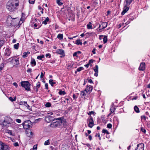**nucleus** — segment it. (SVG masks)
<instances>
[{"instance_id":"nucleus-1","label":"nucleus","mask_w":150,"mask_h":150,"mask_svg":"<svg viewBox=\"0 0 150 150\" xmlns=\"http://www.w3.org/2000/svg\"><path fill=\"white\" fill-rule=\"evenodd\" d=\"M19 1L17 0H9L7 3L6 8L10 11H13L19 5Z\"/></svg>"},{"instance_id":"nucleus-2","label":"nucleus","mask_w":150,"mask_h":150,"mask_svg":"<svg viewBox=\"0 0 150 150\" xmlns=\"http://www.w3.org/2000/svg\"><path fill=\"white\" fill-rule=\"evenodd\" d=\"M56 120H58V121L52 122L50 125L51 127H56L60 125H64L66 124L65 120L62 117L57 118Z\"/></svg>"},{"instance_id":"nucleus-3","label":"nucleus","mask_w":150,"mask_h":150,"mask_svg":"<svg viewBox=\"0 0 150 150\" xmlns=\"http://www.w3.org/2000/svg\"><path fill=\"white\" fill-rule=\"evenodd\" d=\"M11 120L10 118L8 117H6L4 120H0V125L4 127H7L10 124V121Z\"/></svg>"},{"instance_id":"nucleus-4","label":"nucleus","mask_w":150,"mask_h":150,"mask_svg":"<svg viewBox=\"0 0 150 150\" xmlns=\"http://www.w3.org/2000/svg\"><path fill=\"white\" fill-rule=\"evenodd\" d=\"M21 85L26 90L28 91H30V85L28 81H22L21 82Z\"/></svg>"},{"instance_id":"nucleus-5","label":"nucleus","mask_w":150,"mask_h":150,"mask_svg":"<svg viewBox=\"0 0 150 150\" xmlns=\"http://www.w3.org/2000/svg\"><path fill=\"white\" fill-rule=\"evenodd\" d=\"M22 125L23 128L26 129L32 127V123L30 120H28L23 123Z\"/></svg>"},{"instance_id":"nucleus-6","label":"nucleus","mask_w":150,"mask_h":150,"mask_svg":"<svg viewBox=\"0 0 150 150\" xmlns=\"http://www.w3.org/2000/svg\"><path fill=\"white\" fill-rule=\"evenodd\" d=\"M0 150H9V147L8 145L0 141Z\"/></svg>"},{"instance_id":"nucleus-7","label":"nucleus","mask_w":150,"mask_h":150,"mask_svg":"<svg viewBox=\"0 0 150 150\" xmlns=\"http://www.w3.org/2000/svg\"><path fill=\"white\" fill-rule=\"evenodd\" d=\"M16 18H12L11 16H8L6 22L8 25H11L13 23L12 21L13 19H15Z\"/></svg>"},{"instance_id":"nucleus-8","label":"nucleus","mask_w":150,"mask_h":150,"mask_svg":"<svg viewBox=\"0 0 150 150\" xmlns=\"http://www.w3.org/2000/svg\"><path fill=\"white\" fill-rule=\"evenodd\" d=\"M88 122H89L88 124V126L90 128H92L93 125V117L91 116H90L88 119Z\"/></svg>"},{"instance_id":"nucleus-9","label":"nucleus","mask_w":150,"mask_h":150,"mask_svg":"<svg viewBox=\"0 0 150 150\" xmlns=\"http://www.w3.org/2000/svg\"><path fill=\"white\" fill-rule=\"evenodd\" d=\"M144 145L142 143H140L137 144L135 150H144Z\"/></svg>"},{"instance_id":"nucleus-10","label":"nucleus","mask_w":150,"mask_h":150,"mask_svg":"<svg viewBox=\"0 0 150 150\" xmlns=\"http://www.w3.org/2000/svg\"><path fill=\"white\" fill-rule=\"evenodd\" d=\"M93 89V87L90 85L89 86H87L86 89L85 90V91L86 92V93H88L89 92V93L91 92Z\"/></svg>"},{"instance_id":"nucleus-11","label":"nucleus","mask_w":150,"mask_h":150,"mask_svg":"<svg viewBox=\"0 0 150 150\" xmlns=\"http://www.w3.org/2000/svg\"><path fill=\"white\" fill-rule=\"evenodd\" d=\"M145 64L144 63H141L139 68V70L144 71L145 69Z\"/></svg>"},{"instance_id":"nucleus-12","label":"nucleus","mask_w":150,"mask_h":150,"mask_svg":"<svg viewBox=\"0 0 150 150\" xmlns=\"http://www.w3.org/2000/svg\"><path fill=\"white\" fill-rule=\"evenodd\" d=\"M11 62L15 65H17L19 64V61L18 59H14L12 58Z\"/></svg>"},{"instance_id":"nucleus-13","label":"nucleus","mask_w":150,"mask_h":150,"mask_svg":"<svg viewBox=\"0 0 150 150\" xmlns=\"http://www.w3.org/2000/svg\"><path fill=\"white\" fill-rule=\"evenodd\" d=\"M129 7L125 6L123 8V11L121 13V14L122 15H124L129 10Z\"/></svg>"},{"instance_id":"nucleus-14","label":"nucleus","mask_w":150,"mask_h":150,"mask_svg":"<svg viewBox=\"0 0 150 150\" xmlns=\"http://www.w3.org/2000/svg\"><path fill=\"white\" fill-rule=\"evenodd\" d=\"M19 104L20 105H24L25 106L27 107L28 108L30 107V106L28 105L27 102L26 101H21L20 102Z\"/></svg>"},{"instance_id":"nucleus-15","label":"nucleus","mask_w":150,"mask_h":150,"mask_svg":"<svg viewBox=\"0 0 150 150\" xmlns=\"http://www.w3.org/2000/svg\"><path fill=\"white\" fill-rule=\"evenodd\" d=\"M94 70L95 72L94 75L95 76L97 77L98 73V66L97 65H96L95 68L94 69Z\"/></svg>"},{"instance_id":"nucleus-16","label":"nucleus","mask_w":150,"mask_h":150,"mask_svg":"<svg viewBox=\"0 0 150 150\" xmlns=\"http://www.w3.org/2000/svg\"><path fill=\"white\" fill-rule=\"evenodd\" d=\"M57 52L60 54L64 56H65L64 51V50L62 49H59L57 50Z\"/></svg>"},{"instance_id":"nucleus-17","label":"nucleus","mask_w":150,"mask_h":150,"mask_svg":"<svg viewBox=\"0 0 150 150\" xmlns=\"http://www.w3.org/2000/svg\"><path fill=\"white\" fill-rule=\"evenodd\" d=\"M11 53V50L9 49H6L5 51V56H9Z\"/></svg>"},{"instance_id":"nucleus-18","label":"nucleus","mask_w":150,"mask_h":150,"mask_svg":"<svg viewBox=\"0 0 150 150\" xmlns=\"http://www.w3.org/2000/svg\"><path fill=\"white\" fill-rule=\"evenodd\" d=\"M133 0H125L126 2L125 6H128L131 4Z\"/></svg>"},{"instance_id":"nucleus-19","label":"nucleus","mask_w":150,"mask_h":150,"mask_svg":"<svg viewBox=\"0 0 150 150\" xmlns=\"http://www.w3.org/2000/svg\"><path fill=\"white\" fill-rule=\"evenodd\" d=\"M101 25L102 27V29H104L107 27L108 23L106 22H104L102 23Z\"/></svg>"},{"instance_id":"nucleus-20","label":"nucleus","mask_w":150,"mask_h":150,"mask_svg":"<svg viewBox=\"0 0 150 150\" xmlns=\"http://www.w3.org/2000/svg\"><path fill=\"white\" fill-rule=\"evenodd\" d=\"M30 52L28 51L27 52H24L23 54L22 57L23 58L26 57L30 54Z\"/></svg>"},{"instance_id":"nucleus-21","label":"nucleus","mask_w":150,"mask_h":150,"mask_svg":"<svg viewBox=\"0 0 150 150\" xmlns=\"http://www.w3.org/2000/svg\"><path fill=\"white\" fill-rule=\"evenodd\" d=\"M134 109L136 113H138L140 112L139 109L137 105H135L134 106Z\"/></svg>"},{"instance_id":"nucleus-22","label":"nucleus","mask_w":150,"mask_h":150,"mask_svg":"<svg viewBox=\"0 0 150 150\" xmlns=\"http://www.w3.org/2000/svg\"><path fill=\"white\" fill-rule=\"evenodd\" d=\"M81 53V52L80 51H78L77 52L74 53L73 54L74 57L76 56V57H78L79 54Z\"/></svg>"},{"instance_id":"nucleus-23","label":"nucleus","mask_w":150,"mask_h":150,"mask_svg":"<svg viewBox=\"0 0 150 150\" xmlns=\"http://www.w3.org/2000/svg\"><path fill=\"white\" fill-rule=\"evenodd\" d=\"M75 43L78 45H81L82 44V42L81 41V40L79 39L77 40L76 42Z\"/></svg>"},{"instance_id":"nucleus-24","label":"nucleus","mask_w":150,"mask_h":150,"mask_svg":"<svg viewBox=\"0 0 150 150\" xmlns=\"http://www.w3.org/2000/svg\"><path fill=\"white\" fill-rule=\"evenodd\" d=\"M63 35L62 34H59L57 36V38L60 40L63 39Z\"/></svg>"},{"instance_id":"nucleus-25","label":"nucleus","mask_w":150,"mask_h":150,"mask_svg":"<svg viewBox=\"0 0 150 150\" xmlns=\"http://www.w3.org/2000/svg\"><path fill=\"white\" fill-rule=\"evenodd\" d=\"M92 23L91 22H89L88 23L87 25V26L88 29H90L92 28V26L91 25Z\"/></svg>"},{"instance_id":"nucleus-26","label":"nucleus","mask_w":150,"mask_h":150,"mask_svg":"<svg viewBox=\"0 0 150 150\" xmlns=\"http://www.w3.org/2000/svg\"><path fill=\"white\" fill-rule=\"evenodd\" d=\"M88 93H86H86L84 91H82L81 92V96H84L85 98V97H86V95Z\"/></svg>"},{"instance_id":"nucleus-27","label":"nucleus","mask_w":150,"mask_h":150,"mask_svg":"<svg viewBox=\"0 0 150 150\" xmlns=\"http://www.w3.org/2000/svg\"><path fill=\"white\" fill-rule=\"evenodd\" d=\"M53 81V80L52 79H50L49 81V83L52 86H53L56 83L54 82Z\"/></svg>"},{"instance_id":"nucleus-28","label":"nucleus","mask_w":150,"mask_h":150,"mask_svg":"<svg viewBox=\"0 0 150 150\" xmlns=\"http://www.w3.org/2000/svg\"><path fill=\"white\" fill-rule=\"evenodd\" d=\"M115 108L113 106L111 107L110 108V113L109 115L111 114V113H113L115 112Z\"/></svg>"},{"instance_id":"nucleus-29","label":"nucleus","mask_w":150,"mask_h":150,"mask_svg":"<svg viewBox=\"0 0 150 150\" xmlns=\"http://www.w3.org/2000/svg\"><path fill=\"white\" fill-rule=\"evenodd\" d=\"M49 19L48 17L46 18L45 20L42 22V23L45 25H46L47 23V22L49 21Z\"/></svg>"},{"instance_id":"nucleus-30","label":"nucleus","mask_w":150,"mask_h":150,"mask_svg":"<svg viewBox=\"0 0 150 150\" xmlns=\"http://www.w3.org/2000/svg\"><path fill=\"white\" fill-rule=\"evenodd\" d=\"M104 43H105L107 42L108 39H107V36H104V37L103 38V40Z\"/></svg>"},{"instance_id":"nucleus-31","label":"nucleus","mask_w":150,"mask_h":150,"mask_svg":"<svg viewBox=\"0 0 150 150\" xmlns=\"http://www.w3.org/2000/svg\"><path fill=\"white\" fill-rule=\"evenodd\" d=\"M61 0H57L56 1L57 3L59 6H61L63 4V3L61 2Z\"/></svg>"},{"instance_id":"nucleus-32","label":"nucleus","mask_w":150,"mask_h":150,"mask_svg":"<svg viewBox=\"0 0 150 150\" xmlns=\"http://www.w3.org/2000/svg\"><path fill=\"white\" fill-rule=\"evenodd\" d=\"M59 95H65L66 94V93L64 91H60L59 92Z\"/></svg>"},{"instance_id":"nucleus-33","label":"nucleus","mask_w":150,"mask_h":150,"mask_svg":"<svg viewBox=\"0 0 150 150\" xmlns=\"http://www.w3.org/2000/svg\"><path fill=\"white\" fill-rule=\"evenodd\" d=\"M9 100L11 101V102L14 101L16 100V97H15L14 98H13L11 97H10L9 98Z\"/></svg>"},{"instance_id":"nucleus-34","label":"nucleus","mask_w":150,"mask_h":150,"mask_svg":"<svg viewBox=\"0 0 150 150\" xmlns=\"http://www.w3.org/2000/svg\"><path fill=\"white\" fill-rule=\"evenodd\" d=\"M19 46V44L18 43L16 44H15L14 45V48L16 49H18V47Z\"/></svg>"},{"instance_id":"nucleus-35","label":"nucleus","mask_w":150,"mask_h":150,"mask_svg":"<svg viewBox=\"0 0 150 150\" xmlns=\"http://www.w3.org/2000/svg\"><path fill=\"white\" fill-rule=\"evenodd\" d=\"M102 132L104 133H106L108 134H110V133L108 131V130L105 129H103Z\"/></svg>"},{"instance_id":"nucleus-36","label":"nucleus","mask_w":150,"mask_h":150,"mask_svg":"<svg viewBox=\"0 0 150 150\" xmlns=\"http://www.w3.org/2000/svg\"><path fill=\"white\" fill-rule=\"evenodd\" d=\"M84 69V68L83 67H80L78 68L77 69V71L78 72H79L83 70Z\"/></svg>"},{"instance_id":"nucleus-37","label":"nucleus","mask_w":150,"mask_h":150,"mask_svg":"<svg viewBox=\"0 0 150 150\" xmlns=\"http://www.w3.org/2000/svg\"><path fill=\"white\" fill-rule=\"evenodd\" d=\"M31 63L32 64H33L34 66H35L36 64V63L35 59H33L32 60V61L31 62Z\"/></svg>"},{"instance_id":"nucleus-38","label":"nucleus","mask_w":150,"mask_h":150,"mask_svg":"<svg viewBox=\"0 0 150 150\" xmlns=\"http://www.w3.org/2000/svg\"><path fill=\"white\" fill-rule=\"evenodd\" d=\"M44 144L45 145H47L50 144V141L49 140H47L45 141L44 143Z\"/></svg>"},{"instance_id":"nucleus-39","label":"nucleus","mask_w":150,"mask_h":150,"mask_svg":"<svg viewBox=\"0 0 150 150\" xmlns=\"http://www.w3.org/2000/svg\"><path fill=\"white\" fill-rule=\"evenodd\" d=\"M51 104L49 102H47V103L45 105V106L46 107H49L51 106Z\"/></svg>"},{"instance_id":"nucleus-40","label":"nucleus","mask_w":150,"mask_h":150,"mask_svg":"<svg viewBox=\"0 0 150 150\" xmlns=\"http://www.w3.org/2000/svg\"><path fill=\"white\" fill-rule=\"evenodd\" d=\"M44 57V55L38 56L37 57V58L38 59H42Z\"/></svg>"},{"instance_id":"nucleus-41","label":"nucleus","mask_w":150,"mask_h":150,"mask_svg":"<svg viewBox=\"0 0 150 150\" xmlns=\"http://www.w3.org/2000/svg\"><path fill=\"white\" fill-rule=\"evenodd\" d=\"M4 67V64L2 63L0 64V71Z\"/></svg>"},{"instance_id":"nucleus-42","label":"nucleus","mask_w":150,"mask_h":150,"mask_svg":"<svg viewBox=\"0 0 150 150\" xmlns=\"http://www.w3.org/2000/svg\"><path fill=\"white\" fill-rule=\"evenodd\" d=\"M112 125L110 123L108 124L107 125V127L109 128H112Z\"/></svg>"},{"instance_id":"nucleus-43","label":"nucleus","mask_w":150,"mask_h":150,"mask_svg":"<svg viewBox=\"0 0 150 150\" xmlns=\"http://www.w3.org/2000/svg\"><path fill=\"white\" fill-rule=\"evenodd\" d=\"M35 0H29V2L30 4H33L34 3Z\"/></svg>"},{"instance_id":"nucleus-44","label":"nucleus","mask_w":150,"mask_h":150,"mask_svg":"<svg viewBox=\"0 0 150 150\" xmlns=\"http://www.w3.org/2000/svg\"><path fill=\"white\" fill-rule=\"evenodd\" d=\"M141 118L142 120V119H143L144 120H146V117L145 115H142L141 116Z\"/></svg>"},{"instance_id":"nucleus-45","label":"nucleus","mask_w":150,"mask_h":150,"mask_svg":"<svg viewBox=\"0 0 150 150\" xmlns=\"http://www.w3.org/2000/svg\"><path fill=\"white\" fill-rule=\"evenodd\" d=\"M37 145H34L33 146V150H37Z\"/></svg>"},{"instance_id":"nucleus-46","label":"nucleus","mask_w":150,"mask_h":150,"mask_svg":"<svg viewBox=\"0 0 150 150\" xmlns=\"http://www.w3.org/2000/svg\"><path fill=\"white\" fill-rule=\"evenodd\" d=\"M141 130L144 133H145L146 132V130L145 129H144L143 127L141 128Z\"/></svg>"},{"instance_id":"nucleus-47","label":"nucleus","mask_w":150,"mask_h":150,"mask_svg":"<svg viewBox=\"0 0 150 150\" xmlns=\"http://www.w3.org/2000/svg\"><path fill=\"white\" fill-rule=\"evenodd\" d=\"M16 121L18 123H20L21 122V120L19 119H16Z\"/></svg>"},{"instance_id":"nucleus-48","label":"nucleus","mask_w":150,"mask_h":150,"mask_svg":"<svg viewBox=\"0 0 150 150\" xmlns=\"http://www.w3.org/2000/svg\"><path fill=\"white\" fill-rule=\"evenodd\" d=\"M45 88L47 89H48V84L47 83H46L45 84Z\"/></svg>"},{"instance_id":"nucleus-49","label":"nucleus","mask_w":150,"mask_h":150,"mask_svg":"<svg viewBox=\"0 0 150 150\" xmlns=\"http://www.w3.org/2000/svg\"><path fill=\"white\" fill-rule=\"evenodd\" d=\"M40 86V82H38L37 84V87L38 88H39Z\"/></svg>"},{"instance_id":"nucleus-50","label":"nucleus","mask_w":150,"mask_h":150,"mask_svg":"<svg viewBox=\"0 0 150 150\" xmlns=\"http://www.w3.org/2000/svg\"><path fill=\"white\" fill-rule=\"evenodd\" d=\"M27 72L29 73H30L32 71V69L30 68L28 69L27 70Z\"/></svg>"},{"instance_id":"nucleus-51","label":"nucleus","mask_w":150,"mask_h":150,"mask_svg":"<svg viewBox=\"0 0 150 150\" xmlns=\"http://www.w3.org/2000/svg\"><path fill=\"white\" fill-rule=\"evenodd\" d=\"M14 145L15 146H19V144L18 142H16L14 143Z\"/></svg>"},{"instance_id":"nucleus-52","label":"nucleus","mask_w":150,"mask_h":150,"mask_svg":"<svg viewBox=\"0 0 150 150\" xmlns=\"http://www.w3.org/2000/svg\"><path fill=\"white\" fill-rule=\"evenodd\" d=\"M51 118H52V117H47L46 118V120L47 121V119L48 120H49Z\"/></svg>"},{"instance_id":"nucleus-53","label":"nucleus","mask_w":150,"mask_h":150,"mask_svg":"<svg viewBox=\"0 0 150 150\" xmlns=\"http://www.w3.org/2000/svg\"><path fill=\"white\" fill-rule=\"evenodd\" d=\"M13 85L15 86L16 87H17L18 86V85L17 84V83L16 82L13 83Z\"/></svg>"},{"instance_id":"nucleus-54","label":"nucleus","mask_w":150,"mask_h":150,"mask_svg":"<svg viewBox=\"0 0 150 150\" xmlns=\"http://www.w3.org/2000/svg\"><path fill=\"white\" fill-rule=\"evenodd\" d=\"M43 76H44V74H43V72H42L41 73V75H40V78H43Z\"/></svg>"},{"instance_id":"nucleus-55","label":"nucleus","mask_w":150,"mask_h":150,"mask_svg":"<svg viewBox=\"0 0 150 150\" xmlns=\"http://www.w3.org/2000/svg\"><path fill=\"white\" fill-rule=\"evenodd\" d=\"M96 49L95 48H94L92 51V52L94 54H95L96 53L95 51H96Z\"/></svg>"},{"instance_id":"nucleus-56","label":"nucleus","mask_w":150,"mask_h":150,"mask_svg":"<svg viewBox=\"0 0 150 150\" xmlns=\"http://www.w3.org/2000/svg\"><path fill=\"white\" fill-rule=\"evenodd\" d=\"M94 113V112L92 111L90 112H89V113H88V115H90L92 114H93Z\"/></svg>"},{"instance_id":"nucleus-57","label":"nucleus","mask_w":150,"mask_h":150,"mask_svg":"<svg viewBox=\"0 0 150 150\" xmlns=\"http://www.w3.org/2000/svg\"><path fill=\"white\" fill-rule=\"evenodd\" d=\"M104 36L103 35H99V38L100 40H101L102 39L101 38L103 37Z\"/></svg>"},{"instance_id":"nucleus-58","label":"nucleus","mask_w":150,"mask_h":150,"mask_svg":"<svg viewBox=\"0 0 150 150\" xmlns=\"http://www.w3.org/2000/svg\"><path fill=\"white\" fill-rule=\"evenodd\" d=\"M88 138L90 140H91L92 139V137L91 135H89L88 136Z\"/></svg>"},{"instance_id":"nucleus-59","label":"nucleus","mask_w":150,"mask_h":150,"mask_svg":"<svg viewBox=\"0 0 150 150\" xmlns=\"http://www.w3.org/2000/svg\"><path fill=\"white\" fill-rule=\"evenodd\" d=\"M88 82L90 83H93V81L91 79L88 80Z\"/></svg>"},{"instance_id":"nucleus-60","label":"nucleus","mask_w":150,"mask_h":150,"mask_svg":"<svg viewBox=\"0 0 150 150\" xmlns=\"http://www.w3.org/2000/svg\"><path fill=\"white\" fill-rule=\"evenodd\" d=\"M73 97L74 99L77 98V97L74 94L73 95Z\"/></svg>"},{"instance_id":"nucleus-61","label":"nucleus","mask_w":150,"mask_h":150,"mask_svg":"<svg viewBox=\"0 0 150 150\" xmlns=\"http://www.w3.org/2000/svg\"><path fill=\"white\" fill-rule=\"evenodd\" d=\"M48 56H50L49 57H50L51 56L50 55V54H46L45 56L46 57H48Z\"/></svg>"},{"instance_id":"nucleus-62","label":"nucleus","mask_w":150,"mask_h":150,"mask_svg":"<svg viewBox=\"0 0 150 150\" xmlns=\"http://www.w3.org/2000/svg\"><path fill=\"white\" fill-rule=\"evenodd\" d=\"M89 63H92L93 62V60L92 59H90L89 60Z\"/></svg>"},{"instance_id":"nucleus-63","label":"nucleus","mask_w":150,"mask_h":150,"mask_svg":"<svg viewBox=\"0 0 150 150\" xmlns=\"http://www.w3.org/2000/svg\"><path fill=\"white\" fill-rule=\"evenodd\" d=\"M89 64H86L84 65V66L86 67L87 68H88V67H89Z\"/></svg>"},{"instance_id":"nucleus-64","label":"nucleus","mask_w":150,"mask_h":150,"mask_svg":"<svg viewBox=\"0 0 150 150\" xmlns=\"http://www.w3.org/2000/svg\"><path fill=\"white\" fill-rule=\"evenodd\" d=\"M147 87L148 88H150V83L148 84L147 86Z\"/></svg>"}]
</instances>
